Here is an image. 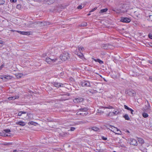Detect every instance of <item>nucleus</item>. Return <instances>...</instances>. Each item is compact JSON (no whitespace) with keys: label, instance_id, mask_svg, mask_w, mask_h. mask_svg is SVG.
I'll use <instances>...</instances> for the list:
<instances>
[{"label":"nucleus","instance_id":"4","mask_svg":"<svg viewBox=\"0 0 152 152\" xmlns=\"http://www.w3.org/2000/svg\"><path fill=\"white\" fill-rule=\"evenodd\" d=\"M80 84L83 87H90L91 86L90 83L87 81L83 80L81 81Z\"/></svg>","mask_w":152,"mask_h":152},{"label":"nucleus","instance_id":"52","mask_svg":"<svg viewBox=\"0 0 152 152\" xmlns=\"http://www.w3.org/2000/svg\"><path fill=\"white\" fill-rule=\"evenodd\" d=\"M150 46L152 47V43H150V44H149Z\"/></svg>","mask_w":152,"mask_h":152},{"label":"nucleus","instance_id":"25","mask_svg":"<svg viewBox=\"0 0 152 152\" xmlns=\"http://www.w3.org/2000/svg\"><path fill=\"white\" fill-rule=\"evenodd\" d=\"M142 116L144 118H146L148 116V114L145 113H143L142 114Z\"/></svg>","mask_w":152,"mask_h":152},{"label":"nucleus","instance_id":"11","mask_svg":"<svg viewBox=\"0 0 152 152\" xmlns=\"http://www.w3.org/2000/svg\"><path fill=\"white\" fill-rule=\"evenodd\" d=\"M121 21L124 23H129L131 21V20L127 18H122Z\"/></svg>","mask_w":152,"mask_h":152},{"label":"nucleus","instance_id":"15","mask_svg":"<svg viewBox=\"0 0 152 152\" xmlns=\"http://www.w3.org/2000/svg\"><path fill=\"white\" fill-rule=\"evenodd\" d=\"M17 32L23 35H28L30 34V32L29 31H17Z\"/></svg>","mask_w":152,"mask_h":152},{"label":"nucleus","instance_id":"51","mask_svg":"<svg viewBox=\"0 0 152 152\" xmlns=\"http://www.w3.org/2000/svg\"><path fill=\"white\" fill-rule=\"evenodd\" d=\"M148 62L152 64V61L149 60L148 61Z\"/></svg>","mask_w":152,"mask_h":152},{"label":"nucleus","instance_id":"63","mask_svg":"<svg viewBox=\"0 0 152 152\" xmlns=\"http://www.w3.org/2000/svg\"><path fill=\"white\" fill-rule=\"evenodd\" d=\"M48 24L49 25V22H48Z\"/></svg>","mask_w":152,"mask_h":152},{"label":"nucleus","instance_id":"7","mask_svg":"<svg viewBox=\"0 0 152 152\" xmlns=\"http://www.w3.org/2000/svg\"><path fill=\"white\" fill-rule=\"evenodd\" d=\"M107 128L114 133H115L119 131V130L118 128L111 125H109Z\"/></svg>","mask_w":152,"mask_h":152},{"label":"nucleus","instance_id":"59","mask_svg":"<svg viewBox=\"0 0 152 152\" xmlns=\"http://www.w3.org/2000/svg\"><path fill=\"white\" fill-rule=\"evenodd\" d=\"M99 152H103V151H99Z\"/></svg>","mask_w":152,"mask_h":152},{"label":"nucleus","instance_id":"18","mask_svg":"<svg viewBox=\"0 0 152 152\" xmlns=\"http://www.w3.org/2000/svg\"><path fill=\"white\" fill-rule=\"evenodd\" d=\"M108 10L107 8H105L101 10L99 12V13L103 14L104 13L106 12Z\"/></svg>","mask_w":152,"mask_h":152},{"label":"nucleus","instance_id":"37","mask_svg":"<svg viewBox=\"0 0 152 152\" xmlns=\"http://www.w3.org/2000/svg\"><path fill=\"white\" fill-rule=\"evenodd\" d=\"M75 129V128L74 127H72L70 130L71 131H74Z\"/></svg>","mask_w":152,"mask_h":152},{"label":"nucleus","instance_id":"22","mask_svg":"<svg viewBox=\"0 0 152 152\" xmlns=\"http://www.w3.org/2000/svg\"><path fill=\"white\" fill-rule=\"evenodd\" d=\"M26 113V112L20 111L18 113V116H22L23 114H25Z\"/></svg>","mask_w":152,"mask_h":152},{"label":"nucleus","instance_id":"28","mask_svg":"<svg viewBox=\"0 0 152 152\" xmlns=\"http://www.w3.org/2000/svg\"><path fill=\"white\" fill-rule=\"evenodd\" d=\"M87 25V23L86 22H84L82 23L80 25L81 26H86Z\"/></svg>","mask_w":152,"mask_h":152},{"label":"nucleus","instance_id":"64","mask_svg":"<svg viewBox=\"0 0 152 152\" xmlns=\"http://www.w3.org/2000/svg\"><path fill=\"white\" fill-rule=\"evenodd\" d=\"M70 125V126H72V125Z\"/></svg>","mask_w":152,"mask_h":152},{"label":"nucleus","instance_id":"24","mask_svg":"<svg viewBox=\"0 0 152 152\" xmlns=\"http://www.w3.org/2000/svg\"><path fill=\"white\" fill-rule=\"evenodd\" d=\"M124 118H125V119L127 120H130V118L129 117L128 115L127 114H125L124 116Z\"/></svg>","mask_w":152,"mask_h":152},{"label":"nucleus","instance_id":"27","mask_svg":"<svg viewBox=\"0 0 152 152\" xmlns=\"http://www.w3.org/2000/svg\"><path fill=\"white\" fill-rule=\"evenodd\" d=\"M23 75L22 74L19 73L17 75L16 77L18 78H20Z\"/></svg>","mask_w":152,"mask_h":152},{"label":"nucleus","instance_id":"6","mask_svg":"<svg viewBox=\"0 0 152 152\" xmlns=\"http://www.w3.org/2000/svg\"><path fill=\"white\" fill-rule=\"evenodd\" d=\"M101 108H100L99 109H98L97 111H98V113H103V112L102 111L101 109L102 108H103L104 109H111L113 108V107L109 105H107V107H102L101 106L100 107Z\"/></svg>","mask_w":152,"mask_h":152},{"label":"nucleus","instance_id":"1","mask_svg":"<svg viewBox=\"0 0 152 152\" xmlns=\"http://www.w3.org/2000/svg\"><path fill=\"white\" fill-rule=\"evenodd\" d=\"M125 94L129 96L132 97H135L136 95V92L132 89H126L125 91Z\"/></svg>","mask_w":152,"mask_h":152},{"label":"nucleus","instance_id":"23","mask_svg":"<svg viewBox=\"0 0 152 152\" xmlns=\"http://www.w3.org/2000/svg\"><path fill=\"white\" fill-rule=\"evenodd\" d=\"M88 109V107H84L80 109V110L82 111H87Z\"/></svg>","mask_w":152,"mask_h":152},{"label":"nucleus","instance_id":"30","mask_svg":"<svg viewBox=\"0 0 152 152\" xmlns=\"http://www.w3.org/2000/svg\"><path fill=\"white\" fill-rule=\"evenodd\" d=\"M78 50L80 51H83L84 50V48L82 46H80L78 48Z\"/></svg>","mask_w":152,"mask_h":152},{"label":"nucleus","instance_id":"35","mask_svg":"<svg viewBox=\"0 0 152 152\" xmlns=\"http://www.w3.org/2000/svg\"><path fill=\"white\" fill-rule=\"evenodd\" d=\"M149 20H151V21H152V15H149Z\"/></svg>","mask_w":152,"mask_h":152},{"label":"nucleus","instance_id":"14","mask_svg":"<svg viewBox=\"0 0 152 152\" xmlns=\"http://www.w3.org/2000/svg\"><path fill=\"white\" fill-rule=\"evenodd\" d=\"M118 113L117 110H115L113 112H110L109 113V115H117Z\"/></svg>","mask_w":152,"mask_h":152},{"label":"nucleus","instance_id":"47","mask_svg":"<svg viewBox=\"0 0 152 152\" xmlns=\"http://www.w3.org/2000/svg\"><path fill=\"white\" fill-rule=\"evenodd\" d=\"M77 8L78 9H81L82 8V6L80 5L77 7Z\"/></svg>","mask_w":152,"mask_h":152},{"label":"nucleus","instance_id":"13","mask_svg":"<svg viewBox=\"0 0 152 152\" xmlns=\"http://www.w3.org/2000/svg\"><path fill=\"white\" fill-rule=\"evenodd\" d=\"M57 50L55 48H52L51 50V54L53 55H55L57 53Z\"/></svg>","mask_w":152,"mask_h":152},{"label":"nucleus","instance_id":"62","mask_svg":"<svg viewBox=\"0 0 152 152\" xmlns=\"http://www.w3.org/2000/svg\"><path fill=\"white\" fill-rule=\"evenodd\" d=\"M1 66H3V65H1Z\"/></svg>","mask_w":152,"mask_h":152},{"label":"nucleus","instance_id":"9","mask_svg":"<svg viewBox=\"0 0 152 152\" xmlns=\"http://www.w3.org/2000/svg\"><path fill=\"white\" fill-rule=\"evenodd\" d=\"M144 109L145 111L149 113L151 112L152 110L150 105H145Z\"/></svg>","mask_w":152,"mask_h":152},{"label":"nucleus","instance_id":"17","mask_svg":"<svg viewBox=\"0 0 152 152\" xmlns=\"http://www.w3.org/2000/svg\"><path fill=\"white\" fill-rule=\"evenodd\" d=\"M16 124L17 125H19L21 126H24L25 125V123L23 121H18L16 122Z\"/></svg>","mask_w":152,"mask_h":152},{"label":"nucleus","instance_id":"33","mask_svg":"<svg viewBox=\"0 0 152 152\" xmlns=\"http://www.w3.org/2000/svg\"><path fill=\"white\" fill-rule=\"evenodd\" d=\"M148 37L149 38L152 39V34L150 33L148 35Z\"/></svg>","mask_w":152,"mask_h":152},{"label":"nucleus","instance_id":"43","mask_svg":"<svg viewBox=\"0 0 152 152\" xmlns=\"http://www.w3.org/2000/svg\"><path fill=\"white\" fill-rule=\"evenodd\" d=\"M78 55L80 56V58L83 57V54L82 53H81L79 55Z\"/></svg>","mask_w":152,"mask_h":152},{"label":"nucleus","instance_id":"29","mask_svg":"<svg viewBox=\"0 0 152 152\" xmlns=\"http://www.w3.org/2000/svg\"><path fill=\"white\" fill-rule=\"evenodd\" d=\"M4 131L7 133H9L11 132L10 129H5L4 130Z\"/></svg>","mask_w":152,"mask_h":152},{"label":"nucleus","instance_id":"53","mask_svg":"<svg viewBox=\"0 0 152 152\" xmlns=\"http://www.w3.org/2000/svg\"><path fill=\"white\" fill-rule=\"evenodd\" d=\"M17 151L16 150H14L13 151V152H16Z\"/></svg>","mask_w":152,"mask_h":152},{"label":"nucleus","instance_id":"41","mask_svg":"<svg viewBox=\"0 0 152 152\" xmlns=\"http://www.w3.org/2000/svg\"><path fill=\"white\" fill-rule=\"evenodd\" d=\"M34 123L33 121H31V122H29L28 123V124L29 125L31 124V125H34Z\"/></svg>","mask_w":152,"mask_h":152},{"label":"nucleus","instance_id":"45","mask_svg":"<svg viewBox=\"0 0 152 152\" xmlns=\"http://www.w3.org/2000/svg\"><path fill=\"white\" fill-rule=\"evenodd\" d=\"M102 139L104 140H106L107 139V137H104V136L102 137Z\"/></svg>","mask_w":152,"mask_h":152},{"label":"nucleus","instance_id":"36","mask_svg":"<svg viewBox=\"0 0 152 152\" xmlns=\"http://www.w3.org/2000/svg\"><path fill=\"white\" fill-rule=\"evenodd\" d=\"M56 101H53L52 100H51L49 102V103H50V104H53L54 103V102L55 103V104H57V103H56Z\"/></svg>","mask_w":152,"mask_h":152},{"label":"nucleus","instance_id":"12","mask_svg":"<svg viewBox=\"0 0 152 152\" xmlns=\"http://www.w3.org/2000/svg\"><path fill=\"white\" fill-rule=\"evenodd\" d=\"M54 2V0H45L44 1V3L45 4H50L53 3Z\"/></svg>","mask_w":152,"mask_h":152},{"label":"nucleus","instance_id":"34","mask_svg":"<svg viewBox=\"0 0 152 152\" xmlns=\"http://www.w3.org/2000/svg\"><path fill=\"white\" fill-rule=\"evenodd\" d=\"M92 59L94 61H95V62H98L99 61V60H100L99 59V58H97V59H95L94 58H92Z\"/></svg>","mask_w":152,"mask_h":152},{"label":"nucleus","instance_id":"55","mask_svg":"<svg viewBox=\"0 0 152 152\" xmlns=\"http://www.w3.org/2000/svg\"><path fill=\"white\" fill-rule=\"evenodd\" d=\"M1 77H1V78L2 79H3L4 78V77H3V76H1Z\"/></svg>","mask_w":152,"mask_h":152},{"label":"nucleus","instance_id":"42","mask_svg":"<svg viewBox=\"0 0 152 152\" xmlns=\"http://www.w3.org/2000/svg\"><path fill=\"white\" fill-rule=\"evenodd\" d=\"M12 144L11 143H5L3 144V145H11Z\"/></svg>","mask_w":152,"mask_h":152},{"label":"nucleus","instance_id":"2","mask_svg":"<svg viewBox=\"0 0 152 152\" xmlns=\"http://www.w3.org/2000/svg\"><path fill=\"white\" fill-rule=\"evenodd\" d=\"M57 60L58 58H51L49 57H47L45 59V61L47 63L51 64L55 62Z\"/></svg>","mask_w":152,"mask_h":152},{"label":"nucleus","instance_id":"39","mask_svg":"<svg viewBox=\"0 0 152 152\" xmlns=\"http://www.w3.org/2000/svg\"><path fill=\"white\" fill-rule=\"evenodd\" d=\"M21 7V5L20 4H18L16 6V8L18 9H20Z\"/></svg>","mask_w":152,"mask_h":152},{"label":"nucleus","instance_id":"48","mask_svg":"<svg viewBox=\"0 0 152 152\" xmlns=\"http://www.w3.org/2000/svg\"><path fill=\"white\" fill-rule=\"evenodd\" d=\"M11 2L12 3H15L17 1L16 0H10Z\"/></svg>","mask_w":152,"mask_h":152},{"label":"nucleus","instance_id":"50","mask_svg":"<svg viewBox=\"0 0 152 152\" xmlns=\"http://www.w3.org/2000/svg\"><path fill=\"white\" fill-rule=\"evenodd\" d=\"M10 31H11L12 32H17V31H17V30L12 29L10 30Z\"/></svg>","mask_w":152,"mask_h":152},{"label":"nucleus","instance_id":"38","mask_svg":"<svg viewBox=\"0 0 152 152\" xmlns=\"http://www.w3.org/2000/svg\"><path fill=\"white\" fill-rule=\"evenodd\" d=\"M86 122V121H80L79 122V123L80 124H82L85 123Z\"/></svg>","mask_w":152,"mask_h":152},{"label":"nucleus","instance_id":"57","mask_svg":"<svg viewBox=\"0 0 152 152\" xmlns=\"http://www.w3.org/2000/svg\"><path fill=\"white\" fill-rule=\"evenodd\" d=\"M91 15L90 13H89V14H87V15L88 16H89V15Z\"/></svg>","mask_w":152,"mask_h":152},{"label":"nucleus","instance_id":"60","mask_svg":"<svg viewBox=\"0 0 152 152\" xmlns=\"http://www.w3.org/2000/svg\"><path fill=\"white\" fill-rule=\"evenodd\" d=\"M103 47L104 48V49H106V48L104 47V46H103Z\"/></svg>","mask_w":152,"mask_h":152},{"label":"nucleus","instance_id":"3","mask_svg":"<svg viewBox=\"0 0 152 152\" xmlns=\"http://www.w3.org/2000/svg\"><path fill=\"white\" fill-rule=\"evenodd\" d=\"M60 58L62 61H66L69 58V54L67 53H63L60 56Z\"/></svg>","mask_w":152,"mask_h":152},{"label":"nucleus","instance_id":"26","mask_svg":"<svg viewBox=\"0 0 152 152\" xmlns=\"http://www.w3.org/2000/svg\"><path fill=\"white\" fill-rule=\"evenodd\" d=\"M3 77L4 78L7 79H11V77L10 75H4L3 76Z\"/></svg>","mask_w":152,"mask_h":152},{"label":"nucleus","instance_id":"20","mask_svg":"<svg viewBox=\"0 0 152 152\" xmlns=\"http://www.w3.org/2000/svg\"><path fill=\"white\" fill-rule=\"evenodd\" d=\"M138 142L141 144H142L144 143V140L141 138H139L138 139Z\"/></svg>","mask_w":152,"mask_h":152},{"label":"nucleus","instance_id":"32","mask_svg":"<svg viewBox=\"0 0 152 152\" xmlns=\"http://www.w3.org/2000/svg\"><path fill=\"white\" fill-rule=\"evenodd\" d=\"M97 7H95L94 8L92 9L91 11H90L89 12H91L94 11L95 10H96L97 9Z\"/></svg>","mask_w":152,"mask_h":152},{"label":"nucleus","instance_id":"61","mask_svg":"<svg viewBox=\"0 0 152 152\" xmlns=\"http://www.w3.org/2000/svg\"><path fill=\"white\" fill-rule=\"evenodd\" d=\"M104 80L105 81H106V80L105 79H104Z\"/></svg>","mask_w":152,"mask_h":152},{"label":"nucleus","instance_id":"46","mask_svg":"<svg viewBox=\"0 0 152 152\" xmlns=\"http://www.w3.org/2000/svg\"><path fill=\"white\" fill-rule=\"evenodd\" d=\"M97 129V128H96L95 127H93L91 129L92 130H94V131H96Z\"/></svg>","mask_w":152,"mask_h":152},{"label":"nucleus","instance_id":"56","mask_svg":"<svg viewBox=\"0 0 152 152\" xmlns=\"http://www.w3.org/2000/svg\"><path fill=\"white\" fill-rule=\"evenodd\" d=\"M112 96H110L109 97V98H112Z\"/></svg>","mask_w":152,"mask_h":152},{"label":"nucleus","instance_id":"10","mask_svg":"<svg viewBox=\"0 0 152 152\" xmlns=\"http://www.w3.org/2000/svg\"><path fill=\"white\" fill-rule=\"evenodd\" d=\"M130 144L131 145L137 146V141L134 139L131 138L130 139Z\"/></svg>","mask_w":152,"mask_h":152},{"label":"nucleus","instance_id":"5","mask_svg":"<svg viewBox=\"0 0 152 152\" xmlns=\"http://www.w3.org/2000/svg\"><path fill=\"white\" fill-rule=\"evenodd\" d=\"M84 99L82 97H78L73 99L74 102L76 104H78L83 101Z\"/></svg>","mask_w":152,"mask_h":152},{"label":"nucleus","instance_id":"21","mask_svg":"<svg viewBox=\"0 0 152 152\" xmlns=\"http://www.w3.org/2000/svg\"><path fill=\"white\" fill-rule=\"evenodd\" d=\"M112 10L117 13H120L121 12L120 10L117 9L116 8H113L112 9Z\"/></svg>","mask_w":152,"mask_h":152},{"label":"nucleus","instance_id":"40","mask_svg":"<svg viewBox=\"0 0 152 152\" xmlns=\"http://www.w3.org/2000/svg\"><path fill=\"white\" fill-rule=\"evenodd\" d=\"M149 81L152 82V76H150L149 77Z\"/></svg>","mask_w":152,"mask_h":152},{"label":"nucleus","instance_id":"44","mask_svg":"<svg viewBox=\"0 0 152 152\" xmlns=\"http://www.w3.org/2000/svg\"><path fill=\"white\" fill-rule=\"evenodd\" d=\"M98 62L100 64H102L103 63V62L102 61L100 60V59L98 61Z\"/></svg>","mask_w":152,"mask_h":152},{"label":"nucleus","instance_id":"58","mask_svg":"<svg viewBox=\"0 0 152 152\" xmlns=\"http://www.w3.org/2000/svg\"><path fill=\"white\" fill-rule=\"evenodd\" d=\"M61 101V99H59V100H57V101L58 102V101Z\"/></svg>","mask_w":152,"mask_h":152},{"label":"nucleus","instance_id":"16","mask_svg":"<svg viewBox=\"0 0 152 152\" xmlns=\"http://www.w3.org/2000/svg\"><path fill=\"white\" fill-rule=\"evenodd\" d=\"M19 98V96L17 95L15 96L9 97L8 99L10 100H14L15 99H18Z\"/></svg>","mask_w":152,"mask_h":152},{"label":"nucleus","instance_id":"54","mask_svg":"<svg viewBox=\"0 0 152 152\" xmlns=\"http://www.w3.org/2000/svg\"><path fill=\"white\" fill-rule=\"evenodd\" d=\"M30 115V114L28 113L27 114V116H29V115Z\"/></svg>","mask_w":152,"mask_h":152},{"label":"nucleus","instance_id":"19","mask_svg":"<svg viewBox=\"0 0 152 152\" xmlns=\"http://www.w3.org/2000/svg\"><path fill=\"white\" fill-rule=\"evenodd\" d=\"M124 107L125 109L130 110L131 111V114H133V112L134 110L132 109L126 105H124Z\"/></svg>","mask_w":152,"mask_h":152},{"label":"nucleus","instance_id":"31","mask_svg":"<svg viewBox=\"0 0 152 152\" xmlns=\"http://www.w3.org/2000/svg\"><path fill=\"white\" fill-rule=\"evenodd\" d=\"M5 1L4 0H0V4L3 5L4 4Z\"/></svg>","mask_w":152,"mask_h":152},{"label":"nucleus","instance_id":"49","mask_svg":"<svg viewBox=\"0 0 152 152\" xmlns=\"http://www.w3.org/2000/svg\"><path fill=\"white\" fill-rule=\"evenodd\" d=\"M3 44V42L2 41H0V46H2Z\"/></svg>","mask_w":152,"mask_h":152},{"label":"nucleus","instance_id":"8","mask_svg":"<svg viewBox=\"0 0 152 152\" xmlns=\"http://www.w3.org/2000/svg\"><path fill=\"white\" fill-rule=\"evenodd\" d=\"M52 84L53 86H54L55 87L57 88L63 87V86L64 85V84L62 83H60L56 82H53L52 83Z\"/></svg>","mask_w":152,"mask_h":152}]
</instances>
